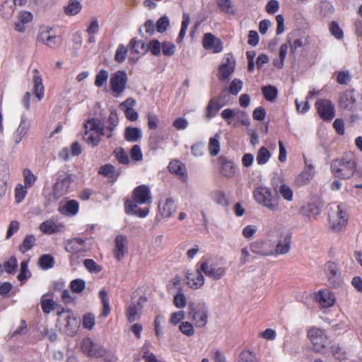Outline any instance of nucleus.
<instances>
[{"instance_id": "obj_1", "label": "nucleus", "mask_w": 362, "mask_h": 362, "mask_svg": "<svg viewBox=\"0 0 362 362\" xmlns=\"http://www.w3.org/2000/svg\"><path fill=\"white\" fill-rule=\"evenodd\" d=\"M152 202V197L149 187L146 185L136 187L132 193V200L124 202L125 212L127 214L136 215L140 218L146 217L148 213V208L140 209L138 204H149Z\"/></svg>"}, {"instance_id": "obj_2", "label": "nucleus", "mask_w": 362, "mask_h": 362, "mask_svg": "<svg viewBox=\"0 0 362 362\" xmlns=\"http://www.w3.org/2000/svg\"><path fill=\"white\" fill-rule=\"evenodd\" d=\"M357 169V162L353 156L334 159L330 164L332 175L339 179H349Z\"/></svg>"}, {"instance_id": "obj_3", "label": "nucleus", "mask_w": 362, "mask_h": 362, "mask_svg": "<svg viewBox=\"0 0 362 362\" xmlns=\"http://www.w3.org/2000/svg\"><path fill=\"white\" fill-rule=\"evenodd\" d=\"M255 200L260 205L266 207L271 211L279 209V197L274 194L271 190L265 187H257L253 192Z\"/></svg>"}, {"instance_id": "obj_4", "label": "nucleus", "mask_w": 362, "mask_h": 362, "mask_svg": "<svg viewBox=\"0 0 362 362\" xmlns=\"http://www.w3.org/2000/svg\"><path fill=\"white\" fill-rule=\"evenodd\" d=\"M348 218V214L342 206L337 205L332 208L329 214L331 229L334 232L341 231L347 224Z\"/></svg>"}, {"instance_id": "obj_5", "label": "nucleus", "mask_w": 362, "mask_h": 362, "mask_svg": "<svg viewBox=\"0 0 362 362\" xmlns=\"http://www.w3.org/2000/svg\"><path fill=\"white\" fill-rule=\"evenodd\" d=\"M308 336L311 341L313 349L315 352L322 353L328 344V337L325 330L312 327L308 332Z\"/></svg>"}, {"instance_id": "obj_6", "label": "nucleus", "mask_w": 362, "mask_h": 362, "mask_svg": "<svg viewBox=\"0 0 362 362\" xmlns=\"http://www.w3.org/2000/svg\"><path fill=\"white\" fill-rule=\"evenodd\" d=\"M188 315L195 322L197 327H204L208 322V309L204 304H199L197 309L193 303L188 305Z\"/></svg>"}, {"instance_id": "obj_7", "label": "nucleus", "mask_w": 362, "mask_h": 362, "mask_svg": "<svg viewBox=\"0 0 362 362\" xmlns=\"http://www.w3.org/2000/svg\"><path fill=\"white\" fill-rule=\"evenodd\" d=\"M357 96L354 90H346L341 93L338 100L339 107L349 111L357 110Z\"/></svg>"}, {"instance_id": "obj_8", "label": "nucleus", "mask_w": 362, "mask_h": 362, "mask_svg": "<svg viewBox=\"0 0 362 362\" xmlns=\"http://www.w3.org/2000/svg\"><path fill=\"white\" fill-rule=\"evenodd\" d=\"M127 76L124 71H117L110 78V86L116 97L119 96L125 90Z\"/></svg>"}, {"instance_id": "obj_9", "label": "nucleus", "mask_w": 362, "mask_h": 362, "mask_svg": "<svg viewBox=\"0 0 362 362\" xmlns=\"http://www.w3.org/2000/svg\"><path fill=\"white\" fill-rule=\"evenodd\" d=\"M52 29L48 27L40 29L37 40L45 44L46 46L52 49H55L59 47L61 44L60 38L53 34Z\"/></svg>"}, {"instance_id": "obj_10", "label": "nucleus", "mask_w": 362, "mask_h": 362, "mask_svg": "<svg viewBox=\"0 0 362 362\" xmlns=\"http://www.w3.org/2000/svg\"><path fill=\"white\" fill-rule=\"evenodd\" d=\"M81 348L84 354L90 357H102L106 353L105 349L102 346L95 343L90 338L83 339L81 344Z\"/></svg>"}, {"instance_id": "obj_11", "label": "nucleus", "mask_w": 362, "mask_h": 362, "mask_svg": "<svg viewBox=\"0 0 362 362\" xmlns=\"http://www.w3.org/2000/svg\"><path fill=\"white\" fill-rule=\"evenodd\" d=\"M225 62L220 65L218 77L221 81L229 79L235 71V62L231 54H227L224 58Z\"/></svg>"}, {"instance_id": "obj_12", "label": "nucleus", "mask_w": 362, "mask_h": 362, "mask_svg": "<svg viewBox=\"0 0 362 362\" xmlns=\"http://www.w3.org/2000/svg\"><path fill=\"white\" fill-rule=\"evenodd\" d=\"M315 105L318 114L324 120L330 121L334 117V105L329 100H320L317 101Z\"/></svg>"}, {"instance_id": "obj_13", "label": "nucleus", "mask_w": 362, "mask_h": 362, "mask_svg": "<svg viewBox=\"0 0 362 362\" xmlns=\"http://www.w3.org/2000/svg\"><path fill=\"white\" fill-rule=\"evenodd\" d=\"M71 182L72 177L70 175L65 173L59 175L54 185L53 192L54 196L57 198H59L66 194Z\"/></svg>"}, {"instance_id": "obj_14", "label": "nucleus", "mask_w": 362, "mask_h": 362, "mask_svg": "<svg viewBox=\"0 0 362 362\" xmlns=\"http://www.w3.org/2000/svg\"><path fill=\"white\" fill-rule=\"evenodd\" d=\"M202 45L204 49L211 50L214 53H219L223 51L221 40L211 33H206L204 35Z\"/></svg>"}, {"instance_id": "obj_15", "label": "nucleus", "mask_w": 362, "mask_h": 362, "mask_svg": "<svg viewBox=\"0 0 362 362\" xmlns=\"http://www.w3.org/2000/svg\"><path fill=\"white\" fill-rule=\"evenodd\" d=\"M200 269L205 275L215 280L221 279L226 274V268L215 267L212 264L209 265L206 261L202 262Z\"/></svg>"}, {"instance_id": "obj_16", "label": "nucleus", "mask_w": 362, "mask_h": 362, "mask_svg": "<svg viewBox=\"0 0 362 362\" xmlns=\"http://www.w3.org/2000/svg\"><path fill=\"white\" fill-rule=\"evenodd\" d=\"M127 244L128 240L127 236L119 235L115 238L113 255L117 261H120L128 252Z\"/></svg>"}, {"instance_id": "obj_17", "label": "nucleus", "mask_w": 362, "mask_h": 362, "mask_svg": "<svg viewBox=\"0 0 362 362\" xmlns=\"http://www.w3.org/2000/svg\"><path fill=\"white\" fill-rule=\"evenodd\" d=\"M187 284L191 288L197 289L204 284V277L201 269L187 271L186 274Z\"/></svg>"}, {"instance_id": "obj_18", "label": "nucleus", "mask_w": 362, "mask_h": 362, "mask_svg": "<svg viewBox=\"0 0 362 362\" xmlns=\"http://www.w3.org/2000/svg\"><path fill=\"white\" fill-rule=\"evenodd\" d=\"M315 300L323 308L332 307L336 301L334 293L327 289L320 290L316 294Z\"/></svg>"}, {"instance_id": "obj_19", "label": "nucleus", "mask_w": 362, "mask_h": 362, "mask_svg": "<svg viewBox=\"0 0 362 362\" xmlns=\"http://www.w3.org/2000/svg\"><path fill=\"white\" fill-rule=\"evenodd\" d=\"M250 250L252 253L260 256H269L273 255V250L270 243L263 240H257L252 243Z\"/></svg>"}, {"instance_id": "obj_20", "label": "nucleus", "mask_w": 362, "mask_h": 362, "mask_svg": "<svg viewBox=\"0 0 362 362\" xmlns=\"http://www.w3.org/2000/svg\"><path fill=\"white\" fill-rule=\"evenodd\" d=\"M291 234L286 233L282 234L276 245L275 254L276 255H286L291 249Z\"/></svg>"}, {"instance_id": "obj_21", "label": "nucleus", "mask_w": 362, "mask_h": 362, "mask_svg": "<svg viewBox=\"0 0 362 362\" xmlns=\"http://www.w3.org/2000/svg\"><path fill=\"white\" fill-rule=\"evenodd\" d=\"M218 162L221 165V174L228 178L233 177L235 174L234 163L232 160H228L225 156H220Z\"/></svg>"}, {"instance_id": "obj_22", "label": "nucleus", "mask_w": 362, "mask_h": 362, "mask_svg": "<svg viewBox=\"0 0 362 362\" xmlns=\"http://www.w3.org/2000/svg\"><path fill=\"white\" fill-rule=\"evenodd\" d=\"M325 271L328 278L329 284L332 287H336L340 282L337 276V267L334 262H329L325 265Z\"/></svg>"}, {"instance_id": "obj_23", "label": "nucleus", "mask_w": 362, "mask_h": 362, "mask_svg": "<svg viewBox=\"0 0 362 362\" xmlns=\"http://www.w3.org/2000/svg\"><path fill=\"white\" fill-rule=\"evenodd\" d=\"M222 97V94H221L218 98H213L209 100V104L206 107L205 117L206 119H210L214 117L218 111L225 105V103L220 101Z\"/></svg>"}, {"instance_id": "obj_24", "label": "nucleus", "mask_w": 362, "mask_h": 362, "mask_svg": "<svg viewBox=\"0 0 362 362\" xmlns=\"http://www.w3.org/2000/svg\"><path fill=\"white\" fill-rule=\"evenodd\" d=\"M84 129L90 131H95L97 134L100 136H105L106 132L105 131V124L102 123L101 120L98 118H91L88 119L83 124Z\"/></svg>"}, {"instance_id": "obj_25", "label": "nucleus", "mask_w": 362, "mask_h": 362, "mask_svg": "<svg viewBox=\"0 0 362 362\" xmlns=\"http://www.w3.org/2000/svg\"><path fill=\"white\" fill-rule=\"evenodd\" d=\"M28 130L29 124H26L25 119L22 117L18 127L12 136L11 139L15 145H18L21 143L22 139L27 135Z\"/></svg>"}, {"instance_id": "obj_26", "label": "nucleus", "mask_w": 362, "mask_h": 362, "mask_svg": "<svg viewBox=\"0 0 362 362\" xmlns=\"http://www.w3.org/2000/svg\"><path fill=\"white\" fill-rule=\"evenodd\" d=\"M158 208L160 214L165 218H169L172 216L177 210L175 202L171 197L167 198L165 203L162 206L160 203Z\"/></svg>"}, {"instance_id": "obj_27", "label": "nucleus", "mask_w": 362, "mask_h": 362, "mask_svg": "<svg viewBox=\"0 0 362 362\" xmlns=\"http://www.w3.org/2000/svg\"><path fill=\"white\" fill-rule=\"evenodd\" d=\"M34 76L33 78V89L35 96L39 100H41L44 97V86L42 84V79L39 74V71L37 69L33 70Z\"/></svg>"}, {"instance_id": "obj_28", "label": "nucleus", "mask_w": 362, "mask_h": 362, "mask_svg": "<svg viewBox=\"0 0 362 362\" xmlns=\"http://www.w3.org/2000/svg\"><path fill=\"white\" fill-rule=\"evenodd\" d=\"M105 123V131L108 132V134L106 133L105 136L107 138H110L112 136V132L115 129L119 123L118 116L115 111L112 110L110 112Z\"/></svg>"}, {"instance_id": "obj_29", "label": "nucleus", "mask_w": 362, "mask_h": 362, "mask_svg": "<svg viewBox=\"0 0 362 362\" xmlns=\"http://www.w3.org/2000/svg\"><path fill=\"white\" fill-rule=\"evenodd\" d=\"M168 170L180 177L187 176V170L185 165L178 160H173L168 165Z\"/></svg>"}, {"instance_id": "obj_30", "label": "nucleus", "mask_w": 362, "mask_h": 362, "mask_svg": "<svg viewBox=\"0 0 362 362\" xmlns=\"http://www.w3.org/2000/svg\"><path fill=\"white\" fill-rule=\"evenodd\" d=\"M322 205L320 203H308L301 209V213L308 216H317L321 213Z\"/></svg>"}, {"instance_id": "obj_31", "label": "nucleus", "mask_w": 362, "mask_h": 362, "mask_svg": "<svg viewBox=\"0 0 362 362\" xmlns=\"http://www.w3.org/2000/svg\"><path fill=\"white\" fill-rule=\"evenodd\" d=\"M142 307L140 301H138L136 303L134 302L131 303L127 311V317L130 322H134L139 317V312Z\"/></svg>"}, {"instance_id": "obj_32", "label": "nucleus", "mask_w": 362, "mask_h": 362, "mask_svg": "<svg viewBox=\"0 0 362 362\" xmlns=\"http://www.w3.org/2000/svg\"><path fill=\"white\" fill-rule=\"evenodd\" d=\"M103 136H100V134H95L88 129H85L84 134L83 135V140L91 147H95L99 145L100 141H102V137Z\"/></svg>"}, {"instance_id": "obj_33", "label": "nucleus", "mask_w": 362, "mask_h": 362, "mask_svg": "<svg viewBox=\"0 0 362 362\" xmlns=\"http://www.w3.org/2000/svg\"><path fill=\"white\" fill-rule=\"evenodd\" d=\"M141 131L137 127H128L125 129L124 137L126 140L129 142H136L141 138Z\"/></svg>"}, {"instance_id": "obj_34", "label": "nucleus", "mask_w": 362, "mask_h": 362, "mask_svg": "<svg viewBox=\"0 0 362 362\" xmlns=\"http://www.w3.org/2000/svg\"><path fill=\"white\" fill-rule=\"evenodd\" d=\"M85 241L80 238H74L68 242L66 245V250L70 253H77L83 251Z\"/></svg>"}, {"instance_id": "obj_35", "label": "nucleus", "mask_w": 362, "mask_h": 362, "mask_svg": "<svg viewBox=\"0 0 362 362\" xmlns=\"http://www.w3.org/2000/svg\"><path fill=\"white\" fill-rule=\"evenodd\" d=\"M315 175L314 166L309 165L308 168H305L303 171L299 175L298 182L300 185H306L313 179Z\"/></svg>"}, {"instance_id": "obj_36", "label": "nucleus", "mask_w": 362, "mask_h": 362, "mask_svg": "<svg viewBox=\"0 0 362 362\" xmlns=\"http://www.w3.org/2000/svg\"><path fill=\"white\" fill-rule=\"evenodd\" d=\"M262 92L264 98L269 102H274L278 96V89L272 85L262 87Z\"/></svg>"}, {"instance_id": "obj_37", "label": "nucleus", "mask_w": 362, "mask_h": 362, "mask_svg": "<svg viewBox=\"0 0 362 362\" xmlns=\"http://www.w3.org/2000/svg\"><path fill=\"white\" fill-rule=\"evenodd\" d=\"M66 321L65 328L67 334L69 336L75 335L78 328V323L76 318L69 315L66 317Z\"/></svg>"}, {"instance_id": "obj_38", "label": "nucleus", "mask_w": 362, "mask_h": 362, "mask_svg": "<svg viewBox=\"0 0 362 362\" xmlns=\"http://www.w3.org/2000/svg\"><path fill=\"white\" fill-rule=\"evenodd\" d=\"M131 49L136 54H144L148 51V45L142 40L133 38L130 42Z\"/></svg>"}, {"instance_id": "obj_39", "label": "nucleus", "mask_w": 362, "mask_h": 362, "mask_svg": "<svg viewBox=\"0 0 362 362\" xmlns=\"http://www.w3.org/2000/svg\"><path fill=\"white\" fill-rule=\"evenodd\" d=\"M298 33V32H292L287 35V42L290 46V49L292 53H294L298 48H300L303 45L302 40L300 38H296Z\"/></svg>"}, {"instance_id": "obj_40", "label": "nucleus", "mask_w": 362, "mask_h": 362, "mask_svg": "<svg viewBox=\"0 0 362 362\" xmlns=\"http://www.w3.org/2000/svg\"><path fill=\"white\" fill-rule=\"evenodd\" d=\"M39 267L44 270L52 268L54 265V257L51 255H43L38 259Z\"/></svg>"}, {"instance_id": "obj_41", "label": "nucleus", "mask_w": 362, "mask_h": 362, "mask_svg": "<svg viewBox=\"0 0 362 362\" xmlns=\"http://www.w3.org/2000/svg\"><path fill=\"white\" fill-rule=\"evenodd\" d=\"M220 135L216 134L211 137L209 142V151L212 156H216L220 151Z\"/></svg>"}, {"instance_id": "obj_42", "label": "nucleus", "mask_w": 362, "mask_h": 362, "mask_svg": "<svg viewBox=\"0 0 362 362\" xmlns=\"http://www.w3.org/2000/svg\"><path fill=\"white\" fill-rule=\"evenodd\" d=\"M81 10V5L78 1L70 0L64 8V12L68 16L78 14Z\"/></svg>"}, {"instance_id": "obj_43", "label": "nucleus", "mask_w": 362, "mask_h": 362, "mask_svg": "<svg viewBox=\"0 0 362 362\" xmlns=\"http://www.w3.org/2000/svg\"><path fill=\"white\" fill-rule=\"evenodd\" d=\"M98 173L108 178L116 177L119 175L115 171V167L111 164L102 165L98 170Z\"/></svg>"}, {"instance_id": "obj_44", "label": "nucleus", "mask_w": 362, "mask_h": 362, "mask_svg": "<svg viewBox=\"0 0 362 362\" xmlns=\"http://www.w3.org/2000/svg\"><path fill=\"white\" fill-rule=\"evenodd\" d=\"M36 238L33 235H28L23 240V243L19 245V250L22 253H25L30 250L35 245Z\"/></svg>"}, {"instance_id": "obj_45", "label": "nucleus", "mask_w": 362, "mask_h": 362, "mask_svg": "<svg viewBox=\"0 0 362 362\" xmlns=\"http://www.w3.org/2000/svg\"><path fill=\"white\" fill-rule=\"evenodd\" d=\"M40 230L46 234H52L57 231V226L52 221H45L40 226Z\"/></svg>"}, {"instance_id": "obj_46", "label": "nucleus", "mask_w": 362, "mask_h": 362, "mask_svg": "<svg viewBox=\"0 0 362 362\" xmlns=\"http://www.w3.org/2000/svg\"><path fill=\"white\" fill-rule=\"evenodd\" d=\"M271 157V153L269 151V150L262 146L261 147L257 155V162L259 165H264L269 160V158Z\"/></svg>"}, {"instance_id": "obj_47", "label": "nucleus", "mask_w": 362, "mask_h": 362, "mask_svg": "<svg viewBox=\"0 0 362 362\" xmlns=\"http://www.w3.org/2000/svg\"><path fill=\"white\" fill-rule=\"evenodd\" d=\"M23 175L25 186L27 187H31L37 180V177L28 168L23 170Z\"/></svg>"}, {"instance_id": "obj_48", "label": "nucleus", "mask_w": 362, "mask_h": 362, "mask_svg": "<svg viewBox=\"0 0 362 362\" xmlns=\"http://www.w3.org/2000/svg\"><path fill=\"white\" fill-rule=\"evenodd\" d=\"M238 362H258L255 354L245 350L243 351L240 355Z\"/></svg>"}, {"instance_id": "obj_49", "label": "nucleus", "mask_w": 362, "mask_h": 362, "mask_svg": "<svg viewBox=\"0 0 362 362\" xmlns=\"http://www.w3.org/2000/svg\"><path fill=\"white\" fill-rule=\"evenodd\" d=\"M114 154L119 163L127 165L129 163V156L122 148H116Z\"/></svg>"}, {"instance_id": "obj_50", "label": "nucleus", "mask_w": 362, "mask_h": 362, "mask_svg": "<svg viewBox=\"0 0 362 362\" xmlns=\"http://www.w3.org/2000/svg\"><path fill=\"white\" fill-rule=\"evenodd\" d=\"M9 167L8 163L0 159V181L7 182L9 178Z\"/></svg>"}, {"instance_id": "obj_51", "label": "nucleus", "mask_w": 362, "mask_h": 362, "mask_svg": "<svg viewBox=\"0 0 362 362\" xmlns=\"http://www.w3.org/2000/svg\"><path fill=\"white\" fill-rule=\"evenodd\" d=\"M86 286L85 281L81 279L73 280L70 284V288L74 293H81Z\"/></svg>"}, {"instance_id": "obj_52", "label": "nucleus", "mask_w": 362, "mask_h": 362, "mask_svg": "<svg viewBox=\"0 0 362 362\" xmlns=\"http://www.w3.org/2000/svg\"><path fill=\"white\" fill-rule=\"evenodd\" d=\"M28 261H23L21 263V270H20V273L18 275V279L20 281H23L26 280L27 279H28L31 276V274L29 272L28 268Z\"/></svg>"}, {"instance_id": "obj_53", "label": "nucleus", "mask_w": 362, "mask_h": 362, "mask_svg": "<svg viewBox=\"0 0 362 362\" xmlns=\"http://www.w3.org/2000/svg\"><path fill=\"white\" fill-rule=\"evenodd\" d=\"M17 267L18 263L15 256H11L10 259L4 264V268L8 274H13L16 272Z\"/></svg>"}, {"instance_id": "obj_54", "label": "nucleus", "mask_w": 362, "mask_h": 362, "mask_svg": "<svg viewBox=\"0 0 362 362\" xmlns=\"http://www.w3.org/2000/svg\"><path fill=\"white\" fill-rule=\"evenodd\" d=\"M170 25V20L168 16L160 17L156 22V30L158 33L165 32Z\"/></svg>"}, {"instance_id": "obj_55", "label": "nucleus", "mask_w": 362, "mask_h": 362, "mask_svg": "<svg viewBox=\"0 0 362 362\" xmlns=\"http://www.w3.org/2000/svg\"><path fill=\"white\" fill-rule=\"evenodd\" d=\"M148 48L153 55L158 56L160 54L162 44L159 42L158 40L154 39L149 42Z\"/></svg>"}, {"instance_id": "obj_56", "label": "nucleus", "mask_w": 362, "mask_h": 362, "mask_svg": "<svg viewBox=\"0 0 362 362\" xmlns=\"http://www.w3.org/2000/svg\"><path fill=\"white\" fill-rule=\"evenodd\" d=\"M176 50L175 45L168 41H164L162 42V52L165 56L170 57L173 56Z\"/></svg>"}, {"instance_id": "obj_57", "label": "nucleus", "mask_w": 362, "mask_h": 362, "mask_svg": "<svg viewBox=\"0 0 362 362\" xmlns=\"http://www.w3.org/2000/svg\"><path fill=\"white\" fill-rule=\"evenodd\" d=\"M109 76L107 71L105 69L100 70L95 76V85L97 87H101L107 81Z\"/></svg>"}, {"instance_id": "obj_58", "label": "nucleus", "mask_w": 362, "mask_h": 362, "mask_svg": "<svg viewBox=\"0 0 362 362\" xmlns=\"http://www.w3.org/2000/svg\"><path fill=\"white\" fill-rule=\"evenodd\" d=\"M27 187L18 184L15 188V198L17 203H20L27 194Z\"/></svg>"}, {"instance_id": "obj_59", "label": "nucleus", "mask_w": 362, "mask_h": 362, "mask_svg": "<svg viewBox=\"0 0 362 362\" xmlns=\"http://www.w3.org/2000/svg\"><path fill=\"white\" fill-rule=\"evenodd\" d=\"M243 88V82L241 80L235 78L233 79L228 88V91L233 95H237Z\"/></svg>"}, {"instance_id": "obj_60", "label": "nucleus", "mask_w": 362, "mask_h": 362, "mask_svg": "<svg viewBox=\"0 0 362 362\" xmlns=\"http://www.w3.org/2000/svg\"><path fill=\"white\" fill-rule=\"evenodd\" d=\"M218 8L223 13H230L233 8L231 0H216Z\"/></svg>"}, {"instance_id": "obj_61", "label": "nucleus", "mask_w": 362, "mask_h": 362, "mask_svg": "<svg viewBox=\"0 0 362 362\" xmlns=\"http://www.w3.org/2000/svg\"><path fill=\"white\" fill-rule=\"evenodd\" d=\"M127 54V48L125 46L120 45L117 49L115 59L117 62L122 63L125 60Z\"/></svg>"}, {"instance_id": "obj_62", "label": "nucleus", "mask_w": 362, "mask_h": 362, "mask_svg": "<svg viewBox=\"0 0 362 362\" xmlns=\"http://www.w3.org/2000/svg\"><path fill=\"white\" fill-rule=\"evenodd\" d=\"M173 303L177 308H183L186 306L187 299L185 296L180 291L173 298Z\"/></svg>"}, {"instance_id": "obj_63", "label": "nucleus", "mask_w": 362, "mask_h": 362, "mask_svg": "<svg viewBox=\"0 0 362 362\" xmlns=\"http://www.w3.org/2000/svg\"><path fill=\"white\" fill-rule=\"evenodd\" d=\"M237 110H238L227 108L221 112V115L228 124H230L232 122V119L237 115Z\"/></svg>"}, {"instance_id": "obj_64", "label": "nucleus", "mask_w": 362, "mask_h": 362, "mask_svg": "<svg viewBox=\"0 0 362 362\" xmlns=\"http://www.w3.org/2000/svg\"><path fill=\"white\" fill-rule=\"evenodd\" d=\"M83 264L86 268L90 272L98 273L101 271V267L91 259H85Z\"/></svg>"}]
</instances>
